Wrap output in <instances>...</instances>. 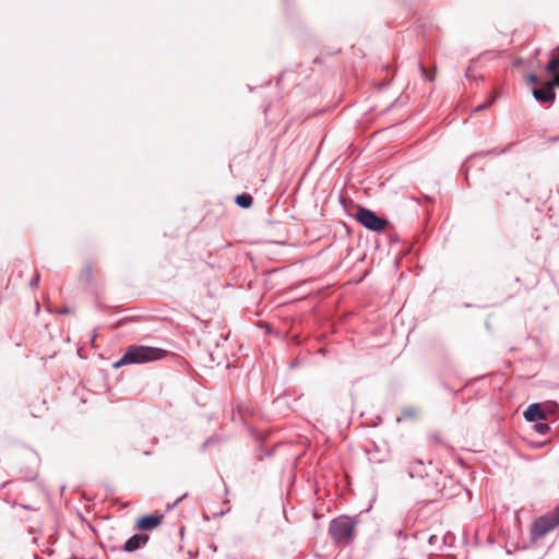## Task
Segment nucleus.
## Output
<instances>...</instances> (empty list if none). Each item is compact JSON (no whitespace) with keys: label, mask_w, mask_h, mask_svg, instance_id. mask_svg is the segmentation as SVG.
Returning <instances> with one entry per match:
<instances>
[{"label":"nucleus","mask_w":559,"mask_h":559,"mask_svg":"<svg viewBox=\"0 0 559 559\" xmlns=\"http://www.w3.org/2000/svg\"><path fill=\"white\" fill-rule=\"evenodd\" d=\"M167 350L158 347L131 345L127 348L123 356L112 364L115 369L131 364H146L166 357Z\"/></svg>","instance_id":"f257e3e1"},{"label":"nucleus","mask_w":559,"mask_h":559,"mask_svg":"<svg viewBox=\"0 0 559 559\" xmlns=\"http://www.w3.org/2000/svg\"><path fill=\"white\" fill-rule=\"evenodd\" d=\"M355 528V522L347 516L338 518L332 521L330 534L338 544H346L350 540Z\"/></svg>","instance_id":"f03ea898"},{"label":"nucleus","mask_w":559,"mask_h":559,"mask_svg":"<svg viewBox=\"0 0 559 559\" xmlns=\"http://www.w3.org/2000/svg\"><path fill=\"white\" fill-rule=\"evenodd\" d=\"M355 218L366 228L372 231H382L386 228L389 222L378 216L374 212L366 207H358Z\"/></svg>","instance_id":"7ed1b4c3"},{"label":"nucleus","mask_w":559,"mask_h":559,"mask_svg":"<svg viewBox=\"0 0 559 559\" xmlns=\"http://www.w3.org/2000/svg\"><path fill=\"white\" fill-rule=\"evenodd\" d=\"M559 524V518L556 515H544L537 519L532 526L534 538H540Z\"/></svg>","instance_id":"20e7f679"},{"label":"nucleus","mask_w":559,"mask_h":559,"mask_svg":"<svg viewBox=\"0 0 559 559\" xmlns=\"http://www.w3.org/2000/svg\"><path fill=\"white\" fill-rule=\"evenodd\" d=\"M164 515L162 513L141 516L135 523V528L140 531H152L162 523Z\"/></svg>","instance_id":"39448f33"},{"label":"nucleus","mask_w":559,"mask_h":559,"mask_svg":"<svg viewBox=\"0 0 559 559\" xmlns=\"http://www.w3.org/2000/svg\"><path fill=\"white\" fill-rule=\"evenodd\" d=\"M148 538L150 537L146 534H135L126 542L123 550L127 552L135 551L141 546L145 545L148 542Z\"/></svg>","instance_id":"423d86ee"},{"label":"nucleus","mask_w":559,"mask_h":559,"mask_svg":"<svg viewBox=\"0 0 559 559\" xmlns=\"http://www.w3.org/2000/svg\"><path fill=\"white\" fill-rule=\"evenodd\" d=\"M533 96L542 103L552 102L556 97L555 92L550 88L546 82L543 84L540 88L533 90Z\"/></svg>","instance_id":"0eeeda50"},{"label":"nucleus","mask_w":559,"mask_h":559,"mask_svg":"<svg viewBox=\"0 0 559 559\" xmlns=\"http://www.w3.org/2000/svg\"><path fill=\"white\" fill-rule=\"evenodd\" d=\"M524 418L527 421H536V420H540V419H546V415L543 412L539 404H532L524 412Z\"/></svg>","instance_id":"6e6552de"},{"label":"nucleus","mask_w":559,"mask_h":559,"mask_svg":"<svg viewBox=\"0 0 559 559\" xmlns=\"http://www.w3.org/2000/svg\"><path fill=\"white\" fill-rule=\"evenodd\" d=\"M236 203L242 209H248L252 204V197L247 193L239 194L236 197Z\"/></svg>","instance_id":"1a4fd4ad"},{"label":"nucleus","mask_w":559,"mask_h":559,"mask_svg":"<svg viewBox=\"0 0 559 559\" xmlns=\"http://www.w3.org/2000/svg\"><path fill=\"white\" fill-rule=\"evenodd\" d=\"M546 70L551 74L559 73V55L548 62Z\"/></svg>","instance_id":"9d476101"},{"label":"nucleus","mask_w":559,"mask_h":559,"mask_svg":"<svg viewBox=\"0 0 559 559\" xmlns=\"http://www.w3.org/2000/svg\"><path fill=\"white\" fill-rule=\"evenodd\" d=\"M420 72L425 75L428 81H433L436 76V67L432 72H429L423 64L419 66Z\"/></svg>","instance_id":"9b49d317"},{"label":"nucleus","mask_w":559,"mask_h":559,"mask_svg":"<svg viewBox=\"0 0 559 559\" xmlns=\"http://www.w3.org/2000/svg\"><path fill=\"white\" fill-rule=\"evenodd\" d=\"M93 275V267L91 264H85L82 271L81 276L84 277L85 281H90Z\"/></svg>","instance_id":"f8f14e48"},{"label":"nucleus","mask_w":559,"mask_h":559,"mask_svg":"<svg viewBox=\"0 0 559 559\" xmlns=\"http://www.w3.org/2000/svg\"><path fill=\"white\" fill-rule=\"evenodd\" d=\"M534 428L540 435L547 433L550 429L549 425L546 423H537V424H535Z\"/></svg>","instance_id":"ddd939ff"},{"label":"nucleus","mask_w":559,"mask_h":559,"mask_svg":"<svg viewBox=\"0 0 559 559\" xmlns=\"http://www.w3.org/2000/svg\"><path fill=\"white\" fill-rule=\"evenodd\" d=\"M495 100H496V95L493 94V95H491V96L489 97V99H488V102H487V103H485V104H481V105L477 106L474 110H475V111H479V110H483V109H485V108H488L491 104H493V102H495Z\"/></svg>","instance_id":"4468645a"},{"label":"nucleus","mask_w":559,"mask_h":559,"mask_svg":"<svg viewBox=\"0 0 559 559\" xmlns=\"http://www.w3.org/2000/svg\"><path fill=\"white\" fill-rule=\"evenodd\" d=\"M548 85H550V88L554 91V87H559V72L554 74V78L551 81L546 82Z\"/></svg>","instance_id":"2eb2a0df"},{"label":"nucleus","mask_w":559,"mask_h":559,"mask_svg":"<svg viewBox=\"0 0 559 559\" xmlns=\"http://www.w3.org/2000/svg\"><path fill=\"white\" fill-rule=\"evenodd\" d=\"M528 82H530V83H532V84H534V85H536V84H538V83H539V79H538L535 74H531V75L528 76Z\"/></svg>","instance_id":"dca6fc26"},{"label":"nucleus","mask_w":559,"mask_h":559,"mask_svg":"<svg viewBox=\"0 0 559 559\" xmlns=\"http://www.w3.org/2000/svg\"><path fill=\"white\" fill-rule=\"evenodd\" d=\"M20 508L24 509V510H28V511H37L36 508L32 507V506H24V504H21Z\"/></svg>","instance_id":"f3484780"},{"label":"nucleus","mask_w":559,"mask_h":559,"mask_svg":"<svg viewBox=\"0 0 559 559\" xmlns=\"http://www.w3.org/2000/svg\"><path fill=\"white\" fill-rule=\"evenodd\" d=\"M38 281H39V274H36L35 280H33L32 284L36 285L38 283Z\"/></svg>","instance_id":"a211bd4d"},{"label":"nucleus","mask_w":559,"mask_h":559,"mask_svg":"<svg viewBox=\"0 0 559 559\" xmlns=\"http://www.w3.org/2000/svg\"><path fill=\"white\" fill-rule=\"evenodd\" d=\"M472 67L469 66L466 71V76H471Z\"/></svg>","instance_id":"6ab92c4d"}]
</instances>
